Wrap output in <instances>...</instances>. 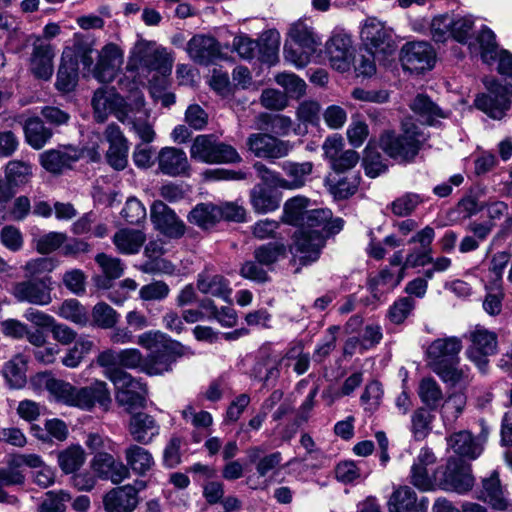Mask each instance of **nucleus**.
Here are the masks:
<instances>
[{
  "instance_id": "obj_54",
  "label": "nucleus",
  "mask_w": 512,
  "mask_h": 512,
  "mask_svg": "<svg viewBox=\"0 0 512 512\" xmlns=\"http://www.w3.org/2000/svg\"><path fill=\"white\" fill-rule=\"evenodd\" d=\"M67 240V235L62 232L51 231L48 233L35 235L32 243L36 251L40 254H50L60 248Z\"/></svg>"
},
{
  "instance_id": "obj_19",
  "label": "nucleus",
  "mask_w": 512,
  "mask_h": 512,
  "mask_svg": "<svg viewBox=\"0 0 512 512\" xmlns=\"http://www.w3.org/2000/svg\"><path fill=\"white\" fill-rule=\"evenodd\" d=\"M462 347V340L456 336L435 339L426 350L428 365L434 370L452 361H458Z\"/></svg>"
},
{
  "instance_id": "obj_3",
  "label": "nucleus",
  "mask_w": 512,
  "mask_h": 512,
  "mask_svg": "<svg viewBox=\"0 0 512 512\" xmlns=\"http://www.w3.org/2000/svg\"><path fill=\"white\" fill-rule=\"evenodd\" d=\"M428 136L416 124L404 122L402 134L385 131L379 140L381 149L391 158L409 162L418 154Z\"/></svg>"
},
{
  "instance_id": "obj_46",
  "label": "nucleus",
  "mask_w": 512,
  "mask_h": 512,
  "mask_svg": "<svg viewBox=\"0 0 512 512\" xmlns=\"http://www.w3.org/2000/svg\"><path fill=\"white\" fill-rule=\"evenodd\" d=\"M86 453L80 445H71L57 454V462L64 474L76 473L85 463Z\"/></svg>"
},
{
  "instance_id": "obj_60",
  "label": "nucleus",
  "mask_w": 512,
  "mask_h": 512,
  "mask_svg": "<svg viewBox=\"0 0 512 512\" xmlns=\"http://www.w3.org/2000/svg\"><path fill=\"white\" fill-rule=\"evenodd\" d=\"M275 82L285 90L287 97L300 98L305 94V81L294 73H279L275 76Z\"/></svg>"
},
{
  "instance_id": "obj_37",
  "label": "nucleus",
  "mask_w": 512,
  "mask_h": 512,
  "mask_svg": "<svg viewBox=\"0 0 512 512\" xmlns=\"http://www.w3.org/2000/svg\"><path fill=\"white\" fill-rule=\"evenodd\" d=\"M233 46L238 55L245 60H251L258 53H260V60L262 62L272 63L277 56V42L274 45L269 46L267 48V52L262 53L261 45L259 42L247 36L241 35L234 38Z\"/></svg>"
},
{
  "instance_id": "obj_64",
  "label": "nucleus",
  "mask_w": 512,
  "mask_h": 512,
  "mask_svg": "<svg viewBox=\"0 0 512 512\" xmlns=\"http://www.w3.org/2000/svg\"><path fill=\"white\" fill-rule=\"evenodd\" d=\"M415 308V301L411 297H401L396 300L387 312L388 319L394 324L403 323Z\"/></svg>"
},
{
  "instance_id": "obj_27",
  "label": "nucleus",
  "mask_w": 512,
  "mask_h": 512,
  "mask_svg": "<svg viewBox=\"0 0 512 512\" xmlns=\"http://www.w3.org/2000/svg\"><path fill=\"white\" fill-rule=\"evenodd\" d=\"M150 217L155 228L167 236L178 238L185 232L184 223L162 201H155L153 203Z\"/></svg>"
},
{
  "instance_id": "obj_4",
  "label": "nucleus",
  "mask_w": 512,
  "mask_h": 512,
  "mask_svg": "<svg viewBox=\"0 0 512 512\" xmlns=\"http://www.w3.org/2000/svg\"><path fill=\"white\" fill-rule=\"evenodd\" d=\"M469 49L472 54L479 55L486 64L497 62V71L512 78V54L498 47L496 36L491 29L483 27L475 40L469 42Z\"/></svg>"
},
{
  "instance_id": "obj_58",
  "label": "nucleus",
  "mask_w": 512,
  "mask_h": 512,
  "mask_svg": "<svg viewBox=\"0 0 512 512\" xmlns=\"http://www.w3.org/2000/svg\"><path fill=\"white\" fill-rule=\"evenodd\" d=\"M95 262L100 267L101 272L107 281L118 279L124 273L125 265L121 259L117 257H113L105 253H99L95 257Z\"/></svg>"
},
{
  "instance_id": "obj_30",
  "label": "nucleus",
  "mask_w": 512,
  "mask_h": 512,
  "mask_svg": "<svg viewBox=\"0 0 512 512\" xmlns=\"http://www.w3.org/2000/svg\"><path fill=\"white\" fill-rule=\"evenodd\" d=\"M186 51L194 62L204 65L214 62L221 54L218 41L202 34L195 35L188 41Z\"/></svg>"
},
{
  "instance_id": "obj_5",
  "label": "nucleus",
  "mask_w": 512,
  "mask_h": 512,
  "mask_svg": "<svg viewBox=\"0 0 512 512\" xmlns=\"http://www.w3.org/2000/svg\"><path fill=\"white\" fill-rule=\"evenodd\" d=\"M119 88L123 92L128 93V99L133 102L127 113L126 125L139 137L143 143H151L155 138V131L148 121L149 113L144 107V96L141 91H137L136 82H126L122 80L118 82Z\"/></svg>"
},
{
  "instance_id": "obj_52",
  "label": "nucleus",
  "mask_w": 512,
  "mask_h": 512,
  "mask_svg": "<svg viewBox=\"0 0 512 512\" xmlns=\"http://www.w3.org/2000/svg\"><path fill=\"white\" fill-rule=\"evenodd\" d=\"M431 411L425 407H419L412 413L410 430L415 440H423L430 433L434 418Z\"/></svg>"
},
{
  "instance_id": "obj_55",
  "label": "nucleus",
  "mask_w": 512,
  "mask_h": 512,
  "mask_svg": "<svg viewBox=\"0 0 512 512\" xmlns=\"http://www.w3.org/2000/svg\"><path fill=\"white\" fill-rule=\"evenodd\" d=\"M78 79L77 62L73 59L66 61L63 58V62L59 67L57 73L56 87L59 91L70 92L76 86Z\"/></svg>"
},
{
  "instance_id": "obj_49",
  "label": "nucleus",
  "mask_w": 512,
  "mask_h": 512,
  "mask_svg": "<svg viewBox=\"0 0 512 512\" xmlns=\"http://www.w3.org/2000/svg\"><path fill=\"white\" fill-rule=\"evenodd\" d=\"M443 382L451 385H465L469 382V369L466 366H460L459 360L452 361L443 367L434 368L433 370Z\"/></svg>"
},
{
  "instance_id": "obj_34",
  "label": "nucleus",
  "mask_w": 512,
  "mask_h": 512,
  "mask_svg": "<svg viewBox=\"0 0 512 512\" xmlns=\"http://www.w3.org/2000/svg\"><path fill=\"white\" fill-rule=\"evenodd\" d=\"M124 459L130 473L140 477L148 475L156 465L151 451L136 443H131L124 449Z\"/></svg>"
},
{
  "instance_id": "obj_40",
  "label": "nucleus",
  "mask_w": 512,
  "mask_h": 512,
  "mask_svg": "<svg viewBox=\"0 0 512 512\" xmlns=\"http://www.w3.org/2000/svg\"><path fill=\"white\" fill-rule=\"evenodd\" d=\"M112 240L119 253L133 255L140 251L146 236L141 230L122 228L114 234Z\"/></svg>"
},
{
  "instance_id": "obj_24",
  "label": "nucleus",
  "mask_w": 512,
  "mask_h": 512,
  "mask_svg": "<svg viewBox=\"0 0 512 512\" xmlns=\"http://www.w3.org/2000/svg\"><path fill=\"white\" fill-rule=\"evenodd\" d=\"M105 139L109 143L106 153L107 163L115 170H123L128 164V141L116 124H110L105 130Z\"/></svg>"
},
{
  "instance_id": "obj_2",
  "label": "nucleus",
  "mask_w": 512,
  "mask_h": 512,
  "mask_svg": "<svg viewBox=\"0 0 512 512\" xmlns=\"http://www.w3.org/2000/svg\"><path fill=\"white\" fill-rule=\"evenodd\" d=\"M174 58L168 50L155 41L139 38L129 52L126 70L122 80L136 82L137 91L144 86L141 75L157 71L162 75L171 73Z\"/></svg>"
},
{
  "instance_id": "obj_36",
  "label": "nucleus",
  "mask_w": 512,
  "mask_h": 512,
  "mask_svg": "<svg viewBox=\"0 0 512 512\" xmlns=\"http://www.w3.org/2000/svg\"><path fill=\"white\" fill-rule=\"evenodd\" d=\"M478 498L499 511H507L511 506L501 486L498 473L495 471L488 478L483 479Z\"/></svg>"
},
{
  "instance_id": "obj_41",
  "label": "nucleus",
  "mask_w": 512,
  "mask_h": 512,
  "mask_svg": "<svg viewBox=\"0 0 512 512\" xmlns=\"http://www.w3.org/2000/svg\"><path fill=\"white\" fill-rule=\"evenodd\" d=\"M448 447L456 454L470 459L477 458L483 450L480 443L475 442L472 435L467 431H461L451 435L448 439Z\"/></svg>"
},
{
  "instance_id": "obj_56",
  "label": "nucleus",
  "mask_w": 512,
  "mask_h": 512,
  "mask_svg": "<svg viewBox=\"0 0 512 512\" xmlns=\"http://www.w3.org/2000/svg\"><path fill=\"white\" fill-rule=\"evenodd\" d=\"M119 317V313L105 302L97 303L92 309L93 324L102 329L113 328Z\"/></svg>"
},
{
  "instance_id": "obj_15",
  "label": "nucleus",
  "mask_w": 512,
  "mask_h": 512,
  "mask_svg": "<svg viewBox=\"0 0 512 512\" xmlns=\"http://www.w3.org/2000/svg\"><path fill=\"white\" fill-rule=\"evenodd\" d=\"M325 54L334 69L341 72L349 70L354 59L351 36L344 31H334L325 44Z\"/></svg>"
},
{
  "instance_id": "obj_31",
  "label": "nucleus",
  "mask_w": 512,
  "mask_h": 512,
  "mask_svg": "<svg viewBox=\"0 0 512 512\" xmlns=\"http://www.w3.org/2000/svg\"><path fill=\"white\" fill-rule=\"evenodd\" d=\"M343 219L337 217L332 218V212L329 209H310V212L306 214V220L300 228L312 232L313 230H319L324 236V240L332 234H336L343 229Z\"/></svg>"
},
{
  "instance_id": "obj_57",
  "label": "nucleus",
  "mask_w": 512,
  "mask_h": 512,
  "mask_svg": "<svg viewBox=\"0 0 512 512\" xmlns=\"http://www.w3.org/2000/svg\"><path fill=\"white\" fill-rule=\"evenodd\" d=\"M31 175V165L27 162L12 160L5 166V177L17 188L25 185Z\"/></svg>"
},
{
  "instance_id": "obj_1",
  "label": "nucleus",
  "mask_w": 512,
  "mask_h": 512,
  "mask_svg": "<svg viewBox=\"0 0 512 512\" xmlns=\"http://www.w3.org/2000/svg\"><path fill=\"white\" fill-rule=\"evenodd\" d=\"M33 382L43 386L55 402L83 411H91L96 405L107 411L112 402L107 383L104 381L95 380L89 386L76 387L50 374L39 373Z\"/></svg>"
},
{
  "instance_id": "obj_11",
  "label": "nucleus",
  "mask_w": 512,
  "mask_h": 512,
  "mask_svg": "<svg viewBox=\"0 0 512 512\" xmlns=\"http://www.w3.org/2000/svg\"><path fill=\"white\" fill-rule=\"evenodd\" d=\"M250 463L255 464L256 474L250 475L246 479V484L254 490H265L269 486L266 475L277 468L283 458L279 451L261 456L264 449L261 446H252L246 451Z\"/></svg>"
},
{
  "instance_id": "obj_63",
  "label": "nucleus",
  "mask_w": 512,
  "mask_h": 512,
  "mask_svg": "<svg viewBox=\"0 0 512 512\" xmlns=\"http://www.w3.org/2000/svg\"><path fill=\"white\" fill-rule=\"evenodd\" d=\"M170 293L168 284L164 281L157 280L139 289V298L144 302H160L165 300Z\"/></svg>"
},
{
  "instance_id": "obj_33",
  "label": "nucleus",
  "mask_w": 512,
  "mask_h": 512,
  "mask_svg": "<svg viewBox=\"0 0 512 512\" xmlns=\"http://www.w3.org/2000/svg\"><path fill=\"white\" fill-rule=\"evenodd\" d=\"M159 170L169 176L188 175L190 164L186 153L176 147H164L158 153Z\"/></svg>"
},
{
  "instance_id": "obj_22",
  "label": "nucleus",
  "mask_w": 512,
  "mask_h": 512,
  "mask_svg": "<svg viewBox=\"0 0 512 512\" xmlns=\"http://www.w3.org/2000/svg\"><path fill=\"white\" fill-rule=\"evenodd\" d=\"M189 353V349L176 341H170L159 348V352L150 353L145 362L144 371L149 375H160L171 370L177 358Z\"/></svg>"
},
{
  "instance_id": "obj_53",
  "label": "nucleus",
  "mask_w": 512,
  "mask_h": 512,
  "mask_svg": "<svg viewBox=\"0 0 512 512\" xmlns=\"http://www.w3.org/2000/svg\"><path fill=\"white\" fill-rule=\"evenodd\" d=\"M94 347V342L87 337H80L62 358V364L68 368H76L80 365L84 357L89 354Z\"/></svg>"
},
{
  "instance_id": "obj_16",
  "label": "nucleus",
  "mask_w": 512,
  "mask_h": 512,
  "mask_svg": "<svg viewBox=\"0 0 512 512\" xmlns=\"http://www.w3.org/2000/svg\"><path fill=\"white\" fill-rule=\"evenodd\" d=\"M124 61V51L115 43L105 44L98 52L93 76L99 82H111L120 71Z\"/></svg>"
},
{
  "instance_id": "obj_59",
  "label": "nucleus",
  "mask_w": 512,
  "mask_h": 512,
  "mask_svg": "<svg viewBox=\"0 0 512 512\" xmlns=\"http://www.w3.org/2000/svg\"><path fill=\"white\" fill-rule=\"evenodd\" d=\"M286 254V247L282 243H268L261 245L254 251L256 261L266 267L272 266Z\"/></svg>"
},
{
  "instance_id": "obj_29",
  "label": "nucleus",
  "mask_w": 512,
  "mask_h": 512,
  "mask_svg": "<svg viewBox=\"0 0 512 512\" xmlns=\"http://www.w3.org/2000/svg\"><path fill=\"white\" fill-rule=\"evenodd\" d=\"M128 432L136 444L149 445L160 434V425L152 415L137 412L130 417Z\"/></svg>"
},
{
  "instance_id": "obj_50",
  "label": "nucleus",
  "mask_w": 512,
  "mask_h": 512,
  "mask_svg": "<svg viewBox=\"0 0 512 512\" xmlns=\"http://www.w3.org/2000/svg\"><path fill=\"white\" fill-rule=\"evenodd\" d=\"M56 313L61 318L79 326H86L89 322L87 309L76 299L63 301Z\"/></svg>"
},
{
  "instance_id": "obj_35",
  "label": "nucleus",
  "mask_w": 512,
  "mask_h": 512,
  "mask_svg": "<svg viewBox=\"0 0 512 512\" xmlns=\"http://www.w3.org/2000/svg\"><path fill=\"white\" fill-rule=\"evenodd\" d=\"M54 56L52 45L35 43L30 58V70L33 75L39 79L48 80L53 74Z\"/></svg>"
},
{
  "instance_id": "obj_45",
  "label": "nucleus",
  "mask_w": 512,
  "mask_h": 512,
  "mask_svg": "<svg viewBox=\"0 0 512 512\" xmlns=\"http://www.w3.org/2000/svg\"><path fill=\"white\" fill-rule=\"evenodd\" d=\"M289 41L300 44L306 49H315L321 45V37H319L314 29L306 22L298 20L293 23L288 31Z\"/></svg>"
},
{
  "instance_id": "obj_43",
  "label": "nucleus",
  "mask_w": 512,
  "mask_h": 512,
  "mask_svg": "<svg viewBox=\"0 0 512 512\" xmlns=\"http://www.w3.org/2000/svg\"><path fill=\"white\" fill-rule=\"evenodd\" d=\"M417 393L425 408L434 411L444 407V394L435 379L431 377L423 378L419 383Z\"/></svg>"
},
{
  "instance_id": "obj_25",
  "label": "nucleus",
  "mask_w": 512,
  "mask_h": 512,
  "mask_svg": "<svg viewBox=\"0 0 512 512\" xmlns=\"http://www.w3.org/2000/svg\"><path fill=\"white\" fill-rule=\"evenodd\" d=\"M436 457L431 449L424 447L415 458L410 470V482L421 491H430L434 487L435 477L431 468Z\"/></svg>"
},
{
  "instance_id": "obj_61",
  "label": "nucleus",
  "mask_w": 512,
  "mask_h": 512,
  "mask_svg": "<svg viewBox=\"0 0 512 512\" xmlns=\"http://www.w3.org/2000/svg\"><path fill=\"white\" fill-rule=\"evenodd\" d=\"M71 500V495L65 490H53L45 493L44 500L40 504L39 512H65L66 504Z\"/></svg>"
},
{
  "instance_id": "obj_9",
  "label": "nucleus",
  "mask_w": 512,
  "mask_h": 512,
  "mask_svg": "<svg viewBox=\"0 0 512 512\" xmlns=\"http://www.w3.org/2000/svg\"><path fill=\"white\" fill-rule=\"evenodd\" d=\"M487 93L478 95L474 100L477 109L495 120L502 119L511 106L512 85L501 84L497 81L485 83Z\"/></svg>"
},
{
  "instance_id": "obj_44",
  "label": "nucleus",
  "mask_w": 512,
  "mask_h": 512,
  "mask_svg": "<svg viewBox=\"0 0 512 512\" xmlns=\"http://www.w3.org/2000/svg\"><path fill=\"white\" fill-rule=\"evenodd\" d=\"M24 135L26 142L34 149H41L52 137V131L47 128L38 117H32L25 121Z\"/></svg>"
},
{
  "instance_id": "obj_21",
  "label": "nucleus",
  "mask_w": 512,
  "mask_h": 512,
  "mask_svg": "<svg viewBox=\"0 0 512 512\" xmlns=\"http://www.w3.org/2000/svg\"><path fill=\"white\" fill-rule=\"evenodd\" d=\"M469 340L472 344L467 350L468 357L483 369L488 363L486 357L496 353L497 336L483 327H476L470 332Z\"/></svg>"
},
{
  "instance_id": "obj_18",
  "label": "nucleus",
  "mask_w": 512,
  "mask_h": 512,
  "mask_svg": "<svg viewBox=\"0 0 512 512\" xmlns=\"http://www.w3.org/2000/svg\"><path fill=\"white\" fill-rule=\"evenodd\" d=\"M400 59L406 69L423 72L433 68L435 52L427 42H408L401 49Z\"/></svg>"
},
{
  "instance_id": "obj_39",
  "label": "nucleus",
  "mask_w": 512,
  "mask_h": 512,
  "mask_svg": "<svg viewBox=\"0 0 512 512\" xmlns=\"http://www.w3.org/2000/svg\"><path fill=\"white\" fill-rule=\"evenodd\" d=\"M280 202V195L264 185H255L250 191V203L258 214H266L277 210Z\"/></svg>"
},
{
  "instance_id": "obj_26",
  "label": "nucleus",
  "mask_w": 512,
  "mask_h": 512,
  "mask_svg": "<svg viewBox=\"0 0 512 512\" xmlns=\"http://www.w3.org/2000/svg\"><path fill=\"white\" fill-rule=\"evenodd\" d=\"M427 507L428 499L418 500L416 492L407 485L395 486L387 501L389 512H426Z\"/></svg>"
},
{
  "instance_id": "obj_23",
  "label": "nucleus",
  "mask_w": 512,
  "mask_h": 512,
  "mask_svg": "<svg viewBox=\"0 0 512 512\" xmlns=\"http://www.w3.org/2000/svg\"><path fill=\"white\" fill-rule=\"evenodd\" d=\"M281 356L272 350L270 345H263L259 349L258 360L252 369L255 379L265 386L274 385L280 375Z\"/></svg>"
},
{
  "instance_id": "obj_14",
  "label": "nucleus",
  "mask_w": 512,
  "mask_h": 512,
  "mask_svg": "<svg viewBox=\"0 0 512 512\" xmlns=\"http://www.w3.org/2000/svg\"><path fill=\"white\" fill-rule=\"evenodd\" d=\"M475 483L470 464L460 459L448 460L439 484L446 491L465 494L469 492Z\"/></svg>"
},
{
  "instance_id": "obj_13",
  "label": "nucleus",
  "mask_w": 512,
  "mask_h": 512,
  "mask_svg": "<svg viewBox=\"0 0 512 512\" xmlns=\"http://www.w3.org/2000/svg\"><path fill=\"white\" fill-rule=\"evenodd\" d=\"M53 290L50 277L29 279L17 282L12 287V295L18 302L46 306L52 302Z\"/></svg>"
},
{
  "instance_id": "obj_38",
  "label": "nucleus",
  "mask_w": 512,
  "mask_h": 512,
  "mask_svg": "<svg viewBox=\"0 0 512 512\" xmlns=\"http://www.w3.org/2000/svg\"><path fill=\"white\" fill-rule=\"evenodd\" d=\"M410 108L423 123L428 125H435L439 119L448 117L447 112L424 94H418L410 103Z\"/></svg>"
},
{
  "instance_id": "obj_51",
  "label": "nucleus",
  "mask_w": 512,
  "mask_h": 512,
  "mask_svg": "<svg viewBox=\"0 0 512 512\" xmlns=\"http://www.w3.org/2000/svg\"><path fill=\"white\" fill-rule=\"evenodd\" d=\"M317 50L306 49L300 44L287 40L284 45V59L296 68L306 67Z\"/></svg>"
},
{
  "instance_id": "obj_47",
  "label": "nucleus",
  "mask_w": 512,
  "mask_h": 512,
  "mask_svg": "<svg viewBox=\"0 0 512 512\" xmlns=\"http://www.w3.org/2000/svg\"><path fill=\"white\" fill-rule=\"evenodd\" d=\"M188 219L192 224L203 229H209L221 220V212L217 205L212 203H201L193 208Z\"/></svg>"
},
{
  "instance_id": "obj_8",
  "label": "nucleus",
  "mask_w": 512,
  "mask_h": 512,
  "mask_svg": "<svg viewBox=\"0 0 512 512\" xmlns=\"http://www.w3.org/2000/svg\"><path fill=\"white\" fill-rule=\"evenodd\" d=\"M105 376L114 384L116 400L119 405L128 411L143 407L147 388L141 381L132 377L122 369H113L105 373Z\"/></svg>"
},
{
  "instance_id": "obj_62",
  "label": "nucleus",
  "mask_w": 512,
  "mask_h": 512,
  "mask_svg": "<svg viewBox=\"0 0 512 512\" xmlns=\"http://www.w3.org/2000/svg\"><path fill=\"white\" fill-rule=\"evenodd\" d=\"M453 17L449 14L435 16L429 24V33L435 42H445L451 37Z\"/></svg>"
},
{
  "instance_id": "obj_10",
  "label": "nucleus",
  "mask_w": 512,
  "mask_h": 512,
  "mask_svg": "<svg viewBox=\"0 0 512 512\" xmlns=\"http://www.w3.org/2000/svg\"><path fill=\"white\" fill-rule=\"evenodd\" d=\"M126 102L113 88L102 87L95 91L92 106L94 109V117L97 122H104L109 114L122 123L127 121V113L133 102L127 98Z\"/></svg>"
},
{
  "instance_id": "obj_7",
  "label": "nucleus",
  "mask_w": 512,
  "mask_h": 512,
  "mask_svg": "<svg viewBox=\"0 0 512 512\" xmlns=\"http://www.w3.org/2000/svg\"><path fill=\"white\" fill-rule=\"evenodd\" d=\"M360 37L366 52L388 57L396 50L392 30L376 17H368L361 26Z\"/></svg>"
},
{
  "instance_id": "obj_17",
  "label": "nucleus",
  "mask_w": 512,
  "mask_h": 512,
  "mask_svg": "<svg viewBox=\"0 0 512 512\" xmlns=\"http://www.w3.org/2000/svg\"><path fill=\"white\" fill-rule=\"evenodd\" d=\"M325 245L324 236L319 230L312 232L301 230L295 233L293 245L290 251L301 264L306 265L316 261Z\"/></svg>"
},
{
  "instance_id": "obj_12",
  "label": "nucleus",
  "mask_w": 512,
  "mask_h": 512,
  "mask_svg": "<svg viewBox=\"0 0 512 512\" xmlns=\"http://www.w3.org/2000/svg\"><path fill=\"white\" fill-rule=\"evenodd\" d=\"M146 488V482L136 480L134 484H127L111 489L103 498L106 512H133L139 503V492Z\"/></svg>"
},
{
  "instance_id": "obj_32",
  "label": "nucleus",
  "mask_w": 512,
  "mask_h": 512,
  "mask_svg": "<svg viewBox=\"0 0 512 512\" xmlns=\"http://www.w3.org/2000/svg\"><path fill=\"white\" fill-rule=\"evenodd\" d=\"M197 288L202 294L219 298L231 303L232 288L230 281L224 276L208 269L202 271L197 278Z\"/></svg>"
},
{
  "instance_id": "obj_28",
  "label": "nucleus",
  "mask_w": 512,
  "mask_h": 512,
  "mask_svg": "<svg viewBox=\"0 0 512 512\" xmlns=\"http://www.w3.org/2000/svg\"><path fill=\"white\" fill-rule=\"evenodd\" d=\"M80 151L73 146H62L47 150L40 154V163L43 168L52 174H61L70 169L72 164L79 160Z\"/></svg>"
},
{
  "instance_id": "obj_6",
  "label": "nucleus",
  "mask_w": 512,
  "mask_h": 512,
  "mask_svg": "<svg viewBox=\"0 0 512 512\" xmlns=\"http://www.w3.org/2000/svg\"><path fill=\"white\" fill-rule=\"evenodd\" d=\"M190 157L206 164L237 163L239 153L231 145L217 142L212 135H197L190 147Z\"/></svg>"
},
{
  "instance_id": "obj_20",
  "label": "nucleus",
  "mask_w": 512,
  "mask_h": 512,
  "mask_svg": "<svg viewBox=\"0 0 512 512\" xmlns=\"http://www.w3.org/2000/svg\"><path fill=\"white\" fill-rule=\"evenodd\" d=\"M247 146L255 156L261 158H282L293 149V144L265 133L251 134L247 139Z\"/></svg>"
},
{
  "instance_id": "obj_48",
  "label": "nucleus",
  "mask_w": 512,
  "mask_h": 512,
  "mask_svg": "<svg viewBox=\"0 0 512 512\" xmlns=\"http://www.w3.org/2000/svg\"><path fill=\"white\" fill-rule=\"evenodd\" d=\"M26 365L27 361L23 355H16L5 364L3 375L10 388L20 389L25 385Z\"/></svg>"
},
{
  "instance_id": "obj_42",
  "label": "nucleus",
  "mask_w": 512,
  "mask_h": 512,
  "mask_svg": "<svg viewBox=\"0 0 512 512\" xmlns=\"http://www.w3.org/2000/svg\"><path fill=\"white\" fill-rule=\"evenodd\" d=\"M310 200L304 196H295L287 200L283 209V222L302 228L306 214L310 212Z\"/></svg>"
}]
</instances>
